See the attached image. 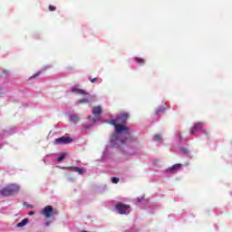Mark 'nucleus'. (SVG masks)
I'll use <instances>...</instances> for the list:
<instances>
[{
    "instance_id": "obj_1",
    "label": "nucleus",
    "mask_w": 232,
    "mask_h": 232,
    "mask_svg": "<svg viewBox=\"0 0 232 232\" xmlns=\"http://www.w3.org/2000/svg\"><path fill=\"white\" fill-rule=\"evenodd\" d=\"M126 121H128V113L123 112L111 121V124L115 128V133L111 138V148H120L131 139L130 129L126 126Z\"/></svg>"
},
{
    "instance_id": "obj_2",
    "label": "nucleus",
    "mask_w": 232,
    "mask_h": 232,
    "mask_svg": "<svg viewBox=\"0 0 232 232\" xmlns=\"http://www.w3.org/2000/svg\"><path fill=\"white\" fill-rule=\"evenodd\" d=\"M17 191H19V186L12 184L3 188L0 193L3 197H10V195H14V193H17Z\"/></svg>"
},
{
    "instance_id": "obj_3",
    "label": "nucleus",
    "mask_w": 232,
    "mask_h": 232,
    "mask_svg": "<svg viewBox=\"0 0 232 232\" xmlns=\"http://www.w3.org/2000/svg\"><path fill=\"white\" fill-rule=\"evenodd\" d=\"M116 211L120 215H130V211H131V208H130V205L122 204V203H118L115 206Z\"/></svg>"
},
{
    "instance_id": "obj_4",
    "label": "nucleus",
    "mask_w": 232,
    "mask_h": 232,
    "mask_svg": "<svg viewBox=\"0 0 232 232\" xmlns=\"http://www.w3.org/2000/svg\"><path fill=\"white\" fill-rule=\"evenodd\" d=\"M101 113H102V108L101 106H96L92 109V114L94 117L90 116L89 121H92V122H97L101 117Z\"/></svg>"
},
{
    "instance_id": "obj_5",
    "label": "nucleus",
    "mask_w": 232,
    "mask_h": 232,
    "mask_svg": "<svg viewBox=\"0 0 232 232\" xmlns=\"http://www.w3.org/2000/svg\"><path fill=\"white\" fill-rule=\"evenodd\" d=\"M41 213L45 218H51V217H53L54 215L53 208L52 206H46Z\"/></svg>"
},
{
    "instance_id": "obj_6",
    "label": "nucleus",
    "mask_w": 232,
    "mask_h": 232,
    "mask_svg": "<svg viewBox=\"0 0 232 232\" xmlns=\"http://www.w3.org/2000/svg\"><path fill=\"white\" fill-rule=\"evenodd\" d=\"M73 140L70 137H61L54 140V144H70Z\"/></svg>"
},
{
    "instance_id": "obj_7",
    "label": "nucleus",
    "mask_w": 232,
    "mask_h": 232,
    "mask_svg": "<svg viewBox=\"0 0 232 232\" xmlns=\"http://www.w3.org/2000/svg\"><path fill=\"white\" fill-rule=\"evenodd\" d=\"M72 93H78V95H88V92L85 90L79 88V85H74L71 89Z\"/></svg>"
},
{
    "instance_id": "obj_8",
    "label": "nucleus",
    "mask_w": 232,
    "mask_h": 232,
    "mask_svg": "<svg viewBox=\"0 0 232 232\" xmlns=\"http://www.w3.org/2000/svg\"><path fill=\"white\" fill-rule=\"evenodd\" d=\"M95 95H89L87 98H83L77 101V104H87L88 102H92V101H95Z\"/></svg>"
},
{
    "instance_id": "obj_9",
    "label": "nucleus",
    "mask_w": 232,
    "mask_h": 232,
    "mask_svg": "<svg viewBox=\"0 0 232 232\" xmlns=\"http://www.w3.org/2000/svg\"><path fill=\"white\" fill-rule=\"evenodd\" d=\"M202 126H204V123L198 122L193 129L190 130V135H195L197 131H200L202 130Z\"/></svg>"
},
{
    "instance_id": "obj_10",
    "label": "nucleus",
    "mask_w": 232,
    "mask_h": 232,
    "mask_svg": "<svg viewBox=\"0 0 232 232\" xmlns=\"http://www.w3.org/2000/svg\"><path fill=\"white\" fill-rule=\"evenodd\" d=\"M63 169H72V171H75V173H78L79 175H82L84 173V170L79 167H68V168H63Z\"/></svg>"
},
{
    "instance_id": "obj_11",
    "label": "nucleus",
    "mask_w": 232,
    "mask_h": 232,
    "mask_svg": "<svg viewBox=\"0 0 232 232\" xmlns=\"http://www.w3.org/2000/svg\"><path fill=\"white\" fill-rule=\"evenodd\" d=\"M69 119L71 122H73L74 124H77L79 121H81V117H79V114H71L69 115Z\"/></svg>"
},
{
    "instance_id": "obj_12",
    "label": "nucleus",
    "mask_w": 232,
    "mask_h": 232,
    "mask_svg": "<svg viewBox=\"0 0 232 232\" xmlns=\"http://www.w3.org/2000/svg\"><path fill=\"white\" fill-rule=\"evenodd\" d=\"M180 168H182V164L178 163L173 165L172 167L168 169V171H169L170 173H175V171H179V169H180Z\"/></svg>"
},
{
    "instance_id": "obj_13",
    "label": "nucleus",
    "mask_w": 232,
    "mask_h": 232,
    "mask_svg": "<svg viewBox=\"0 0 232 232\" xmlns=\"http://www.w3.org/2000/svg\"><path fill=\"white\" fill-rule=\"evenodd\" d=\"M28 224V218H24L20 223L16 225L17 227H24Z\"/></svg>"
},
{
    "instance_id": "obj_14",
    "label": "nucleus",
    "mask_w": 232,
    "mask_h": 232,
    "mask_svg": "<svg viewBox=\"0 0 232 232\" xmlns=\"http://www.w3.org/2000/svg\"><path fill=\"white\" fill-rule=\"evenodd\" d=\"M66 155H68V153L63 152L61 156L57 158V162H63V160H64V159L66 158Z\"/></svg>"
},
{
    "instance_id": "obj_15",
    "label": "nucleus",
    "mask_w": 232,
    "mask_h": 232,
    "mask_svg": "<svg viewBox=\"0 0 232 232\" xmlns=\"http://www.w3.org/2000/svg\"><path fill=\"white\" fill-rule=\"evenodd\" d=\"M153 140H155V142H162V136H160V134H156Z\"/></svg>"
},
{
    "instance_id": "obj_16",
    "label": "nucleus",
    "mask_w": 232,
    "mask_h": 232,
    "mask_svg": "<svg viewBox=\"0 0 232 232\" xmlns=\"http://www.w3.org/2000/svg\"><path fill=\"white\" fill-rule=\"evenodd\" d=\"M166 111L165 107H160L157 111L156 113L157 115H160V113H164V111Z\"/></svg>"
},
{
    "instance_id": "obj_17",
    "label": "nucleus",
    "mask_w": 232,
    "mask_h": 232,
    "mask_svg": "<svg viewBox=\"0 0 232 232\" xmlns=\"http://www.w3.org/2000/svg\"><path fill=\"white\" fill-rule=\"evenodd\" d=\"M41 75V71L38 72L34 73L33 76L29 78V81H32V79H35L36 77H39Z\"/></svg>"
},
{
    "instance_id": "obj_18",
    "label": "nucleus",
    "mask_w": 232,
    "mask_h": 232,
    "mask_svg": "<svg viewBox=\"0 0 232 232\" xmlns=\"http://www.w3.org/2000/svg\"><path fill=\"white\" fill-rule=\"evenodd\" d=\"M135 62L137 64H144V59H136Z\"/></svg>"
},
{
    "instance_id": "obj_19",
    "label": "nucleus",
    "mask_w": 232,
    "mask_h": 232,
    "mask_svg": "<svg viewBox=\"0 0 232 232\" xmlns=\"http://www.w3.org/2000/svg\"><path fill=\"white\" fill-rule=\"evenodd\" d=\"M111 182L113 184H118L119 183V178H116V177L111 178Z\"/></svg>"
},
{
    "instance_id": "obj_20",
    "label": "nucleus",
    "mask_w": 232,
    "mask_h": 232,
    "mask_svg": "<svg viewBox=\"0 0 232 232\" xmlns=\"http://www.w3.org/2000/svg\"><path fill=\"white\" fill-rule=\"evenodd\" d=\"M49 10H50V12H55V10H57V7H55L53 5H49Z\"/></svg>"
},
{
    "instance_id": "obj_21",
    "label": "nucleus",
    "mask_w": 232,
    "mask_h": 232,
    "mask_svg": "<svg viewBox=\"0 0 232 232\" xmlns=\"http://www.w3.org/2000/svg\"><path fill=\"white\" fill-rule=\"evenodd\" d=\"M189 151L187 149H181V153H183L184 155H188Z\"/></svg>"
},
{
    "instance_id": "obj_22",
    "label": "nucleus",
    "mask_w": 232,
    "mask_h": 232,
    "mask_svg": "<svg viewBox=\"0 0 232 232\" xmlns=\"http://www.w3.org/2000/svg\"><path fill=\"white\" fill-rule=\"evenodd\" d=\"M89 79H90L91 82H92V83L97 82V78L92 79V77H90Z\"/></svg>"
},
{
    "instance_id": "obj_23",
    "label": "nucleus",
    "mask_w": 232,
    "mask_h": 232,
    "mask_svg": "<svg viewBox=\"0 0 232 232\" xmlns=\"http://www.w3.org/2000/svg\"><path fill=\"white\" fill-rule=\"evenodd\" d=\"M4 93H5V91L0 89V97H2Z\"/></svg>"
},
{
    "instance_id": "obj_24",
    "label": "nucleus",
    "mask_w": 232,
    "mask_h": 232,
    "mask_svg": "<svg viewBox=\"0 0 232 232\" xmlns=\"http://www.w3.org/2000/svg\"><path fill=\"white\" fill-rule=\"evenodd\" d=\"M29 215L32 217V215H35V212L30 211V212H29Z\"/></svg>"
},
{
    "instance_id": "obj_25",
    "label": "nucleus",
    "mask_w": 232,
    "mask_h": 232,
    "mask_svg": "<svg viewBox=\"0 0 232 232\" xmlns=\"http://www.w3.org/2000/svg\"><path fill=\"white\" fill-rule=\"evenodd\" d=\"M4 74L6 77V75H8V71H4Z\"/></svg>"
},
{
    "instance_id": "obj_26",
    "label": "nucleus",
    "mask_w": 232,
    "mask_h": 232,
    "mask_svg": "<svg viewBox=\"0 0 232 232\" xmlns=\"http://www.w3.org/2000/svg\"><path fill=\"white\" fill-rule=\"evenodd\" d=\"M142 198H143V197L138 198H137L138 202H140V200H142Z\"/></svg>"
},
{
    "instance_id": "obj_27",
    "label": "nucleus",
    "mask_w": 232,
    "mask_h": 232,
    "mask_svg": "<svg viewBox=\"0 0 232 232\" xmlns=\"http://www.w3.org/2000/svg\"><path fill=\"white\" fill-rule=\"evenodd\" d=\"M45 226L48 227V226H50V221H47V222L45 223Z\"/></svg>"
}]
</instances>
